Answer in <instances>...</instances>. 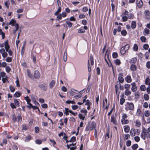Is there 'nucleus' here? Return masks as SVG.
<instances>
[{"instance_id":"obj_1","label":"nucleus","mask_w":150,"mask_h":150,"mask_svg":"<svg viewBox=\"0 0 150 150\" xmlns=\"http://www.w3.org/2000/svg\"><path fill=\"white\" fill-rule=\"evenodd\" d=\"M5 48L6 52H8L9 55L12 56L13 52L11 49H9L10 46L8 44V41L6 40L4 42Z\"/></svg>"},{"instance_id":"obj_2","label":"nucleus","mask_w":150,"mask_h":150,"mask_svg":"<svg viewBox=\"0 0 150 150\" xmlns=\"http://www.w3.org/2000/svg\"><path fill=\"white\" fill-rule=\"evenodd\" d=\"M96 127V123L94 122H90L86 129L87 130H92Z\"/></svg>"},{"instance_id":"obj_3","label":"nucleus","mask_w":150,"mask_h":150,"mask_svg":"<svg viewBox=\"0 0 150 150\" xmlns=\"http://www.w3.org/2000/svg\"><path fill=\"white\" fill-rule=\"evenodd\" d=\"M129 47V45L128 44H127L124 47H122L121 49L120 52L121 54H124L126 51L128 50Z\"/></svg>"},{"instance_id":"obj_4","label":"nucleus","mask_w":150,"mask_h":150,"mask_svg":"<svg viewBox=\"0 0 150 150\" xmlns=\"http://www.w3.org/2000/svg\"><path fill=\"white\" fill-rule=\"evenodd\" d=\"M39 87L42 90L46 91L47 89V85L45 84H40L39 85Z\"/></svg>"},{"instance_id":"obj_5","label":"nucleus","mask_w":150,"mask_h":150,"mask_svg":"<svg viewBox=\"0 0 150 150\" xmlns=\"http://www.w3.org/2000/svg\"><path fill=\"white\" fill-rule=\"evenodd\" d=\"M137 4L139 8L141 7L143 5V2L141 0H137Z\"/></svg>"},{"instance_id":"obj_6","label":"nucleus","mask_w":150,"mask_h":150,"mask_svg":"<svg viewBox=\"0 0 150 150\" xmlns=\"http://www.w3.org/2000/svg\"><path fill=\"white\" fill-rule=\"evenodd\" d=\"M86 98V96H85V99ZM85 105H88V107H87V109L88 110H89L90 108V106L91 104V103L90 102V101L88 100H85Z\"/></svg>"},{"instance_id":"obj_7","label":"nucleus","mask_w":150,"mask_h":150,"mask_svg":"<svg viewBox=\"0 0 150 150\" xmlns=\"http://www.w3.org/2000/svg\"><path fill=\"white\" fill-rule=\"evenodd\" d=\"M14 26L15 29L13 30V33L14 35H15L16 31L18 29L19 25L18 24H16Z\"/></svg>"},{"instance_id":"obj_8","label":"nucleus","mask_w":150,"mask_h":150,"mask_svg":"<svg viewBox=\"0 0 150 150\" xmlns=\"http://www.w3.org/2000/svg\"><path fill=\"white\" fill-rule=\"evenodd\" d=\"M34 76L36 78H38L40 76L39 72L38 71H35L34 73Z\"/></svg>"},{"instance_id":"obj_9","label":"nucleus","mask_w":150,"mask_h":150,"mask_svg":"<svg viewBox=\"0 0 150 150\" xmlns=\"http://www.w3.org/2000/svg\"><path fill=\"white\" fill-rule=\"evenodd\" d=\"M111 121L115 125H116L117 124L116 119L113 115L111 117Z\"/></svg>"},{"instance_id":"obj_10","label":"nucleus","mask_w":150,"mask_h":150,"mask_svg":"<svg viewBox=\"0 0 150 150\" xmlns=\"http://www.w3.org/2000/svg\"><path fill=\"white\" fill-rule=\"evenodd\" d=\"M128 108L129 109V110H132L134 108V105L132 103H129L128 104Z\"/></svg>"},{"instance_id":"obj_11","label":"nucleus","mask_w":150,"mask_h":150,"mask_svg":"<svg viewBox=\"0 0 150 150\" xmlns=\"http://www.w3.org/2000/svg\"><path fill=\"white\" fill-rule=\"evenodd\" d=\"M31 139V137L30 135H28L25 137V142H29Z\"/></svg>"},{"instance_id":"obj_12","label":"nucleus","mask_w":150,"mask_h":150,"mask_svg":"<svg viewBox=\"0 0 150 150\" xmlns=\"http://www.w3.org/2000/svg\"><path fill=\"white\" fill-rule=\"evenodd\" d=\"M55 83V81L54 80H52L50 83L49 84V86L51 88H52L54 85Z\"/></svg>"},{"instance_id":"obj_13","label":"nucleus","mask_w":150,"mask_h":150,"mask_svg":"<svg viewBox=\"0 0 150 150\" xmlns=\"http://www.w3.org/2000/svg\"><path fill=\"white\" fill-rule=\"evenodd\" d=\"M16 24H18L16 22V21L12 19L10 21L9 24L11 25L12 26H15Z\"/></svg>"},{"instance_id":"obj_14","label":"nucleus","mask_w":150,"mask_h":150,"mask_svg":"<svg viewBox=\"0 0 150 150\" xmlns=\"http://www.w3.org/2000/svg\"><path fill=\"white\" fill-rule=\"evenodd\" d=\"M125 80L128 83H130L132 81V79L131 76H128L125 78Z\"/></svg>"},{"instance_id":"obj_15","label":"nucleus","mask_w":150,"mask_h":150,"mask_svg":"<svg viewBox=\"0 0 150 150\" xmlns=\"http://www.w3.org/2000/svg\"><path fill=\"white\" fill-rule=\"evenodd\" d=\"M121 122L123 124H126L129 122V121L127 120H125V119L122 118L121 120Z\"/></svg>"},{"instance_id":"obj_16","label":"nucleus","mask_w":150,"mask_h":150,"mask_svg":"<svg viewBox=\"0 0 150 150\" xmlns=\"http://www.w3.org/2000/svg\"><path fill=\"white\" fill-rule=\"evenodd\" d=\"M63 60L65 62H66L67 60V53L66 51H65L64 53Z\"/></svg>"},{"instance_id":"obj_17","label":"nucleus","mask_w":150,"mask_h":150,"mask_svg":"<svg viewBox=\"0 0 150 150\" xmlns=\"http://www.w3.org/2000/svg\"><path fill=\"white\" fill-rule=\"evenodd\" d=\"M86 12V14L88 15V13L89 15V16L90 17L91 13V9L89 8L88 10V8L85 7V12Z\"/></svg>"},{"instance_id":"obj_18","label":"nucleus","mask_w":150,"mask_h":150,"mask_svg":"<svg viewBox=\"0 0 150 150\" xmlns=\"http://www.w3.org/2000/svg\"><path fill=\"white\" fill-rule=\"evenodd\" d=\"M83 90L79 92V93H80V94L78 95H77L76 96H74V98L76 99H77L79 98H80L81 96V94H82L83 93Z\"/></svg>"},{"instance_id":"obj_19","label":"nucleus","mask_w":150,"mask_h":150,"mask_svg":"<svg viewBox=\"0 0 150 150\" xmlns=\"http://www.w3.org/2000/svg\"><path fill=\"white\" fill-rule=\"evenodd\" d=\"M130 134L131 136H134L136 134L135 130L134 129H131L130 131Z\"/></svg>"},{"instance_id":"obj_20","label":"nucleus","mask_w":150,"mask_h":150,"mask_svg":"<svg viewBox=\"0 0 150 150\" xmlns=\"http://www.w3.org/2000/svg\"><path fill=\"white\" fill-rule=\"evenodd\" d=\"M21 95L20 93L18 92H16L14 95V96L16 98H18L20 97Z\"/></svg>"},{"instance_id":"obj_21","label":"nucleus","mask_w":150,"mask_h":150,"mask_svg":"<svg viewBox=\"0 0 150 150\" xmlns=\"http://www.w3.org/2000/svg\"><path fill=\"white\" fill-rule=\"evenodd\" d=\"M24 99L27 102V104H29L31 101L30 99L28 96L25 97Z\"/></svg>"},{"instance_id":"obj_22","label":"nucleus","mask_w":150,"mask_h":150,"mask_svg":"<svg viewBox=\"0 0 150 150\" xmlns=\"http://www.w3.org/2000/svg\"><path fill=\"white\" fill-rule=\"evenodd\" d=\"M124 130L125 132H128L129 131V126L126 125L124 127Z\"/></svg>"},{"instance_id":"obj_23","label":"nucleus","mask_w":150,"mask_h":150,"mask_svg":"<svg viewBox=\"0 0 150 150\" xmlns=\"http://www.w3.org/2000/svg\"><path fill=\"white\" fill-rule=\"evenodd\" d=\"M14 102L15 105L16 106H19V102L18 100V99H14L13 100Z\"/></svg>"},{"instance_id":"obj_24","label":"nucleus","mask_w":150,"mask_h":150,"mask_svg":"<svg viewBox=\"0 0 150 150\" xmlns=\"http://www.w3.org/2000/svg\"><path fill=\"white\" fill-rule=\"evenodd\" d=\"M136 22L134 21H132V22L131 27L132 28L134 29L136 28Z\"/></svg>"},{"instance_id":"obj_25","label":"nucleus","mask_w":150,"mask_h":150,"mask_svg":"<svg viewBox=\"0 0 150 150\" xmlns=\"http://www.w3.org/2000/svg\"><path fill=\"white\" fill-rule=\"evenodd\" d=\"M66 23L68 25V26L69 28L71 27L73 25L72 23L69 21H66Z\"/></svg>"},{"instance_id":"obj_26","label":"nucleus","mask_w":150,"mask_h":150,"mask_svg":"<svg viewBox=\"0 0 150 150\" xmlns=\"http://www.w3.org/2000/svg\"><path fill=\"white\" fill-rule=\"evenodd\" d=\"M132 149L133 150H136L137 149L138 147V145L137 144H134L132 146Z\"/></svg>"},{"instance_id":"obj_27","label":"nucleus","mask_w":150,"mask_h":150,"mask_svg":"<svg viewBox=\"0 0 150 150\" xmlns=\"http://www.w3.org/2000/svg\"><path fill=\"white\" fill-rule=\"evenodd\" d=\"M66 103L67 104H69L71 103L72 104H75L76 103L73 100H68L66 101Z\"/></svg>"},{"instance_id":"obj_28","label":"nucleus","mask_w":150,"mask_h":150,"mask_svg":"<svg viewBox=\"0 0 150 150\" xmlns=\"http://www.w3.org/2000/svg\"><path fill=\"white\" fill-rule=\"evenodd\" d=\"M131 69L132 71H135L137 69V67L136 65H132L131 67Z\"/></svg>"},{"instance_id":"obj_29","label":"nucleus","mask_w":150,"mask_h":150,"mask_svg":"<svg viewBox=\"0 0 150 150\" xmlns=\"http://www.w3.org/2000/svg\"><path fill=\"white\" fill-rule=\"evenodd\" d=\"M150 115L149 111L148 110H146L144 112V115L145 116L147 117Z\"/></svg>"},{"instance_id":"obj_30","label":"nucleus","mask_w":150,"mask_h":150,"mask_svg":"<svg viewBox=\"0 0 150 150\" xmlns=\"http://www.w3.org/2000/svg\"><path fill=\"white\" fill-rule=\"evenodd\" d=\"M130 137V135L128 134H125L124 136V139L125 140L128 139Z\"/></svg>"},{"instance_id":"obj_31","label":"nucleus","mask_w":150,"mask_h":150,"mask_svg":"<svg viewBox=\"0 0 150 150\" xmlns=\"http://www.w3.org/2000/svg\"><path fill=\"white\" fill-rule=\"evenodd\" d=\"M5 5L6 7L7 8H8L9 7V5L10 4L9 1H6L5 2Z\"/></svg>"},{"instance_id":"obj_32","label":"nucleus","mask_w":150,"mask_h":150,"mask_svg":"<svg viewBox=\"0 0 150 150\" xmlns=\"http://www.w3.org/2000/svg\"><path fill=\"white\" fill-rule=\"evenodd\" d=\"M140 89L142 91H144L146 89V87L144 85H142L140 86Z\"/></svg>"},{"instance_id":"obj_33","label":"nucleus","mask_w":150,"mask_h":150,"mask_svg":"<svg viewBox=\"0 0 150 150\" xmlns=\"http://www.w3.org/2000/svg\"><path fill=\"white\" fill-rule=\"evenodd\" d=\"M149 33V30L147 29H145L144 30V34L145 35L146 34H148Z\"/></svg>"},{"instance_id":"obj_34","label":"nucleus","mask_w":150,"mask_h":150,"mask_svg":"<svg viewBox=\"0 0 150 150\" xmlns=\"http://www.w3.org/2000/svg\"><path fill=\"white\" fill-rule=\"evenodd\" d=\"M1 35L2 37V38L3 39L4 38L5 36L4 33L2 32V30L0 29V35Z\"/></svg>"},{"instance_id":"obj_35","label":"nucleus","mask_w":150,"mask_h":150,"mask_svg":"<svg viewBox=\"0 0 150 150\" xmlns=\"http://www.w3.org/2000/svg\"><path fill=\"white\" fill-rule=\"evenodd\" d=\"M131 92L129 90H126L125 92V94L126 95L128 96L131 94Z\"/></svg>"},{"instance_id":"obj_36","label":"nucleus","mask_w":150,"mask_h":150,"mask_svg":"<svg viewBox=\"0 0 150 150\" xmlns=\"http://www.w3.org/2000/svg\"><path fill=\"white\" fill-rule=\"evenodd\" d=\"M140 39L142 42H145L146 40V37L143 36L140 38Z\"/></svg>"},{"instance_id":"obj_37","label":"nucleus","mask_w":150,"mask_h":150,"mask_svg":"<svg viewBox=\"0 0 150 150\" xmlns=\"http://www.w3.org/2000/svg\"><path fill=\"white\" fill-rule=\"evenodd\" d=\"M119 81L121 83H122L124 81V79L121 76H119L118 77Z\"/></svg>"},{"instance_id":"obj_38","label":"nucleus","mask_w":150,"mask_h":150,"mask_svg":"<svg viewBox=\"0 0 150 150\" xmlns=\"http://www.w3.org/2000/svg\"><path fill=\"white\" fill-rule=\"evenodd\" d=\"M12 58L9 57H7L6 59V61L8 62H11Z\"/></svg>"},{"instance_id":"obj_39","label":"nucleus","mask_w":150,"mask_h":150,"mask_svg":"<svg viewBox=\"0 0 150 150\" xmlns=\"http://www.w3.org/2000/svg\"><path fill=\"white\" fill-rule=\"evenodd\" d=\"M9 88L11 92H13L15 91V89L12 86H9Z\"/></svg>"},{"instance_id":"obj_40","label":"nucleus","mask_w":150,"mask_h":150,"mask_svg":"<svg viewBox=\"0 0 150 150\" xmlns=\"http://www.w3.org/2000/svg\"><path fill=\"white\" fill-rule=\"evenodd\" d=\"M17 119L18 122H21L22 120V117L21 115H18L17 117Z\"/></svg>"},{"instance_id":"obj_41","label":"nucleus","mask_w":150,"mask_h":150,"mask_svg":"<svg viewBox=\"0 0 150 150\" xmlns=\"http://www.w3.org/2000/svg\"><path fill=\"white\" fill-rule=\"evenodd\" d=\"M35 142L37 144H40L42 143V142L40 140L37 139L35 140Z\"/></svg>"},{"instance_id":"obj_42","label":"nucleus","mask_w":150,"mask_h":150,"mask_svg":"<svg viewBox=\"0 0 150 150\" xmlns=\"http://www.w3.org/2000/svg\"><path fill=\"white\" fill-rule=\"evenodd\" d=\"M125 99L123 98H122L120 99V103L121 105H122L125 102Z\"/></svg>"},{"instance_id":"obj_43","label":"nucleus","mask_w":150,"mask_h":150,"mask_svg":"<svg viewBox=\"0 0 150 150\" xmlns=\"http://www.w3.org/2000/svg\"><path fill=\"white\" fill-rule=\"evenodd\" d=\"M133 49L134 51H137L138 50V47L137 45V44H135L134 45Z\"/></svg>"},{"instance_id":"obj_44","label":"nucleus","mask_w":150,"mask_h":150,"mask_svg":"<svg viewBox=\"0 0 150 150\" xmlns=\"http://www.w3.org/2000/svg\"><path fill=\"white\" fill-rule=\"evenodd\" d=\"M25 45L24 44V45L23 46V47L22 48L21 51V54L22 55V56H23L24 53V46H25Z\"/></svg>"},{"instance_id":"obj_45","label":"nucleus","mask_w":150,"mask_h":150,"mask_svg":"<svg viewBox=\"0 0 150 150\" xmlns=\"http://www.w3.org/2000/svg\"><path fill=\"white\" fill-rule=\"evenodd\" d=\"M144 99L146 100H148L149 99V96L147 94H145L144 95Z\"/></svg>"},{"instance_id":"obj_46","label":"nucleus","mask_w":150,"mask_h":150,"mask_svg":"<svg viewBox=\"0 0 150 150\" xmlns=\"http://www.w3.org/2000/svg\"><path fill=\"white\" fill-rule=\"evenodd\" d=\"M135 123L137 127H139L141 126V124L140 122L138 121H136L135 122Z\"/></svg>"},{"instance_id":"obj_47","label":"nucleus","mask_w":150,"mask_h":150,"mask_svg":"<svg viewBox=\"0 0 150 150\" xmlns=\"http://www.w3.org/2000/svg\"><path fill=\"white\" fill-rule=\"evenodd\" d=\"M91 88V85H89L86 90V93H88L89 92Z\"/></svg>"},{"instance_id":"obj_48","label":"nucleus","mask_w":150,"mask_h":150,"mask_svg":"<svg viewBox=\"0 0 150 150\" xmlns=\"http://www.w3.org/2000/svg\"><path fill=\"white\" fill-rule=\"evenodd\" d=\"M1 54H2V57L4 58L6 57L8 55L7 53L6 52H4L3 53Z\"/></svg>"},{"instance_id":"obj_49","label":"nucleus","mask_w":150,"mask_h":150,"mask_svg":"<svg viewBox=\"0 0 150 150\" xmlns=\"http://www.w3.org/2000/svg\"><path fill=\"white\" fill-rule=\"evenodd\" d=\"M130 85L129 84H126L125 85V88L126 90H129L130 88Z\"/></svg>"},{"instance_id":"obj_50","label":"nucleus","mask_w":150,"mask_h":150,"mask_svg":"<svg viewBox=\"0 0 150 150\" xmlns=\"http://www.w3.org/2000/svg\"><path fill=\"white\" fill-rule=\"evenodd\" d=\"M150 81V79H149L148 78H146L145 80V84L146 85H150V84L149 83V82Z\"/></svg>"},{"instance_id":"obj_51","label":"nucleus","mask_w":150,"mask_h":150,"mask_svg":"<svg viewBox=\"0 0 150 150\" xmlns=\"http://www.w3.org/2000/svg\"><path fill=\"white\" fill-rule=\"evenodd\" d=\"M115 62L116 65H119L120 64V61L119 59H117L115 61Z\"/></svg>"},{"instance_id":"obj_52","label":"nucleus","mask_w":150,"mask_h":150,"mask_svg":"<svg viewBox=\"0 0 150 150\" xmlns=\"http://www.w3.org/2000/svg\"><path fill=\"white\" fill-rule=\"evenodd\" d=\"M76 141V137H72L71 139L69 142H74Z\"/></svg>"},{"instance_id":"obj_53","label":"nucleus","mask_w":150,"mask_h":150,"mask_svg":"<svg viewBox=\"0 0 150 150\" xmlns=\"http://www.w3.org/2000/svg\"><path fill=\"white\" fill-rule=\"evenodd\" d=\"M16 86L17 87H19L20 86V85L19 83V81L18 78H17V79L16 81Z\"/></svg>"},{"instance_id":"obj_54","label":"nucleus","mask_w":150,"mask_h":150,"mask_svg":"<svg viewBox=\"0 0 150 150\" xmlns=\"http://www.w3.org/2000/svg\"><path fill=\"white\" fill-rule=\"evenodd\" d=\"M27 74L28 76L30 78L32 77V75L31 74V73L30 72V71L29 70H27Z\"/></svg>"},{"instance_id":"obj_55","label":"nucleus","mask_w":150,"mask_h":150,"mask_svg":"<svg viewBox=\"0 0 150 150\" xmlns=\"http://www.w3.org/2000/svg\"><path fill=\"white\" fill-rule=\"evenodd\" d=\"M62 17L63 18L67 16L66 13L65 12H63L61 14Z\"/></svg>"},{"instance_id":"obj_56","label":"nucleus","mask_w":150,"mask_h":150,"mask_svg":"<svg viewBox=\"0 0 150 150\" xmlns=\"http://www.w3.org/2000/svg\"><path fill=\"white\" fill-rule=\"evenodd\" d=\"M78 106L77 105H72L71 106L73 110H76L78 108Z\"/></svg>"},{"instance_id":"obj_57","label":"nucleus","mask_w":150,"mask_h":150,"mask_svg":"<svg viewBox=\"0 0 150 150\" xmlns=\"http://www.w3.org/2000/svg\"><path fill=\"white\" fill-rule=\"evenodd\" d=\"M131 145V141L130 140H128L127 141L126 145L127 146H130Z\"/></svg>"},{"instance_id":"obj_58","label":"nucleus","mask_w":150,"mask_h":150,"mask_svg":"<svg viewBox=\"0 0 150 150\" xmlns=\"http://www.w3.org/2000/svg\"><path fill=\"white\" fill-rule=\"evenodd\" d=\"M41 106L43 108H47V105L45 103H44L41 105Z\"/></svg>"},{"instance_id":"obj_59","label":"nucleus","mask_w":150,"mask_h":150,"mask_svg":"<svg viewBox=\"0 0 150 150\" xmlns=\"http://www.w3.org/2000/svg\"><path fill=\"white\" fill-rule=\"evenodd\" d=\"M134 140L137 142H138L140 140V138L139 137L136 136L134 137Z\"/></svg>"},{"instance_id":"obj_60","label":"nucleus","mask_w":150,"mask_h":150,"mask_svg":"<svg viewBox=\"0 0 150 150\" xmlns=\"http://www.w3.org/2000/svg\"><path fill=\"white\" fill-rule=\"evenodd\" d=\"M35 132L36 133H38L39 132V129L38 127H35Z\"/></svg>"},{"instance_id":"obj_61","label":"nucleus","mask_w":150,"mask_h":150,"mask_svg":"<svg viewBox=\"0 0 150 150\" xmlns=\"http://www.w3.org/2000/svg\"><path fill=\"white\" fill-rule=\"evenodd\" d=\"M137 90L136 86L132 87V90L133 92H136Z\"/></svg>"},{"instance_id":"obj_62","label":"nucleus","mask_w":150,"mask_h":150,"mask_svg":"<svg viewBox=\"0 0 150 150\" xmlns=\"http://www.w3.org/2000/svg\"><path fill=\"white\" fill-rule=\"evenodd\" d=\"M11 69L9 66H7L6 68V71L8 73L11 70Z\"/></svg>"},{"instance_id":"obj_63","label":"nucleus","mask_w":150,"mask_h":150,"mask_svg":"<svg viewBox=\"0 0 150 150\" xmlns=\"http://www.w3.org/2000/svg\"><path fill=\"white\" fill-rule=\"evenodd\" d=\"M12 148L13 150H18V146L15 145H13L12 146Z\"/></svg>"},{"instance_id":"obj_64","label":"nucleus","mask_w":150,"mask_h":150,"mask_svg":"<svg viewBox=\"0 0 150 150\" xmlns=\"http://www.w3.org/2000/svg\"><path fill=\"white\" fill-rule=\"evenodd\" d=\"M146 66L147 67L148 69L150 68V62H148L146 64Z\"/></svg>"}]
</instances>
